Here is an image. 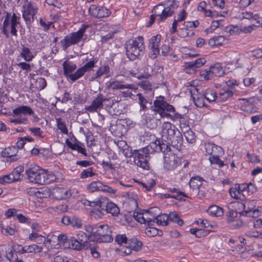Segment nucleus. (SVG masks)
Listing matches in <instances>:
<instances>
[{"label":"nucleus","mask_w":262,"mask_h":262,"mask_svg":"<svg viewBox=\"0 0 262 262\" xmlns=\"http://www.w3.org/2000/svg\"><path fill=\"white\" fill-rule=\"evenodd\" d=\"M159 143V141L155 140L150 143L146 147L138 150V151H135V155L134 158L135 164L143 169H149L148 159L150 157V154L161 151V147L158 145Z\"/></svg>","instance_id":"1"},{"label":"nucleus","mask_w":262,"mask_h":262,"mask_svg":"<svg viewBox=\"0 0 262 262\" xmlns=\"http://www.w3.org/2000/svg\"><path fill=\"white\" fill-rule=\"evenodd\" d=\"M26 173L30 182L40 185L50 184L55 179L54 175L48 174L46 171L39 169L36 165H31V167H27L26 169Z\"/></svg>","instance_id":"2"},{"label":"nucleus","mask_w":262,"mask_h":262,"mask_svg":"<svg viewBox=\"0 0 262 262\" xmlns=\"http://www.w3.org/2000/svg\"><path fill=\"white\" fill-rule=\"evenodd\" d=\"M126 55L130 60H134L144 53L145 46L142 37L137 39H129L125 43Z\"/></svg>","instance_id":"3"},{"label":"nucleus","mask_w":262,"mask_h":262,"mask_svg":"<svg viewBox=\"0 0 262 262\" xmlns=\"http://www.w3.org/2000/svg\"><path fill=\"white\" fill-rule=\"evenodd\" d=\"M87 205L97 208V211L103 214L102 211L111 214L113 216H118L120 210L119 207L114 203L109 202L106 198H101L96 201H88Z\"/></svg>","instance_id":"4"},{"label":"nucleus","mask_w":262,"mask_h":262,"mask_svg":"<svg viewBox=\"0 0 262 262\" xmlns=\"http://www.w3.org/2000/svg\"><path fill=\"white\" fill-rule=\"evenodd\" d=\"M112 230L107 224H102L96 226L94 234L90 235L88 239L90 241L97 243H109L113 240Z\"/></svg>","instance_id":"5"},{"label":"nucleus","mask_w":262,"mask_h":262,"mask_svg":"<svg viewBox=\"0 0 262 262\" xmlns=\"http://www.w3.org/2000/svg\"><path fill=\"white\" fill-rule=\"evenodd\" d=\"M178 2L172 1L168 2L165 7L162 4H159L154 7L152 12L159 16V21H164L168 17L171 16L178 7Z\"/></svg>","instance_id":"6"},{"label":"nucleus","mask_w":262,"mask_h":262,"mask_svg":"<svg viewBox=\"0 0 262 262\" xmlns=\"http://www.w3.org/2000/svg\"><path fill=\"white\" fill-rule=\"evenodd\" d=\"M89 27V25H83L78 31L66 35L60 41L62 49L66 51L71 45H75L80 41L86 29Z\"/></svg>","instance_id":"7"},{"label":"nucleus","mask_w":262,"mask_h":262,"mask_svg":"<svg viewBox=\"0 0 262 262\" xmlns=\"http://www.w3.org/2000/svg\"><path fill=\"white\" fill-rule=\"evenodd\" d=\"M156 140L159 141L158 145L161 147V151L160 152H165L170 150V145L174 147L178 150H180L183 145V137L180 132L176 133L172 138L168 140L166 143H161V140L157 139Z\"/></svg>","instance_id":"8"},{"label":"nucleus","mask_w":262,"mask_h":262,"mask_svg":"<svg viewBox=\"0 0 262 262\" xmlns=\"http://www.w3.org/2000/svg\"><path fill=\"white\" fill-rule=\"evenodd\" d=\"M63 73L68 80L74 82L80 78L78 69L74 73L73 72L76 69V65L73 62L66 60L62 63Z\"/></svg>","instance_id":"9"},{"label":"nucleus","mask_w":262,"mask_h":262,"mask_svg":"<svg viewBox=\"0 0 262 262\" xmlns=\"http://www.w3.org/2000/svg\"><path fill=\"white\" fill-rule=\"evenodd\" d=\"M150 110L157 115L164 111L174 112V107L164 100V97H160L156 99L151 106Z\"/></svg>","instance_id":"10"},{"label":"nucleus","mask_w":262,"mask_h":262,"mask_svg":"<svg viewBox=\"0 0 262 262\" xmlns=\"http://www.w3.org/2000/svg\"><path fill=\"white\" fill-rule=\"evenodd\" d=\"M178 132H179V130L176 128L175 125L169 122H164L162 124L161 132V143H166L171 138H172L173 136Z\"/></svg>","instance_id":"11"},{"label":"nucleus","mask_w":262,"mask_h":262,"mask_svg":"<svg viewBox=\"0 0 262 262\" xmlns=\"http://www.w3.org/2000/svg\"><path fill=\"white\" fill-rule=\"evenodd\" d=\"M164 154L163 166L166 170H172L178 165V157L170 150L162 152Z\"/></svg>","instance_id":"12"},{"label":"nucleus","mask_w":262,"mask_h":262,"mask_svg":"<svg viewBox=\"0 0 262 262\" xmlns=\"http://www.w3.org/2000/svg\"><path fill=\"white\" fill-rule=\"evenodd\" d=\"M108 99L101 93H99L92 101L91 104L85 106V110L89 113L97 112L103 108V102Z\"/></svg>","instance_id":"13"},{"label":"nucleus","mask_w":262,"mask_h":262,"mask_svg":"<svg viewBox=\"0 0 262 262\" xmlns=\"http://www.w3.org/2000/svg\"><path fill=\"white\" fill-rule=\"evenodd\" d=\"M23 17L28 26H30L34 20V16L37 12V8L29 3L23 7Z\"/></svg>","instance_id":"14"},{"label":"nucleus","mask_w":262,"mask_h":262,"mask_svg":"<svg viewBox=\"0 0 262 262\" xmlns=\"http://www.w3.org/2000/svg\"><path fill=\"white\" fill-rule=\"evenodd\" d=\"M142 247V243L141 241L136 238L128 239L126 247H122L121 251L125 255H128L132 253V251H139Z\"/></svg>","instance_id":"15"},{"label":"nucleus","mask_w":262,"mask_h":262,"mask_svg":"<svg viewBox=\"0 0 262 262\" xmlns=\"http://www.w3.org/2000/svg\"><path fill=\"white\" fill-rule=\"evenodd\" d=\"M161 36L159 34L152 36L149 40V48L150 50L149 57L155 59L160 53V46Z\"/></svg>","instance_id":"16"},{"label":"nucleus","mask_w":262,"mask_h":262,"mask_svg":"<svg viewBox=\"0 0 262 262\" xmlns=\"http://www.w3.org/2000/svg\"><path fill=\"white\" fill-rule=\"evenodd\" d=\"M224 74V70L219 63L215 64L210 67L208 71H205V73H203L202 76H204V78L206 80H209L212 78L213 76L221 77Z\"/></svg>","instance_id":"17"},{"label":"nucleus","mask_w":262,"mask_h":262,"mask_svg":"<svg viewBox=\"0 0 262 262\" xmlns=\"http://www.w3.org/2000/svg\"><path fill=\"white\" fill-rule=\"evenodd\" d=\"M206 62V60L204 58H201L194 61L185 62L184 67L186 73L189 74L194 73L198 68L202 66Z\"/></svg>","instance_id":"18"},{"label":"nucleus","mask_w":262,"mask_h":262,"mask_svg":"<svg viewBox=\"0 0 262 262\" xmlns=\"http://www.w3.org/2000/svg\"><path fill=\"white\" fill-rule=\"evenodd\" d=\"M89 11L94 17L97 18H103L108 16L111 12L110 10L103 7H97L95 5L90 6Z\"/></svg>","instance_id":"19"},{"label":"nucleus","mask_w":262,"mask_h":262,"mask_svg":"<svg viewBox=\"0 0 262 262\" xmlns=\"http://www.w3.org/2000/svg\"><path fill=\"white\" fill-rule=\"evenodd\" d=\"M238 205L240 206V207L244 208V210L240 212V214L242 215L255 218L259 216L260 213L262 212L261 207H260L257 209L251 208V210H247L246 209V206H249V202H246L245 204L240 203H238Z\"/></svg>","instance_id":"20"},{"label":"nucleus","mask_w":262,"mask_h":262,"mask_svg":"<svg viewBox=\"0 0 262 262\" xmlns=\"http://www.w3.org/2000/svg\"><path fill=\"white\" fill-rule=\"evenodd\" d=\"M107 88L113 90H123L127 89L129 90H135V86L134 84H125L123 82L120 81H110L107 83Z\"/></svg>","instance_id":"21"},{"label":"nucleus","mask_w":262,"mask_h":262,"mask_svg":"<svg viewBox=\"0 0 262 262\" xmlns=\"http://www.w3.org/2000/svg\"><path fill=\"white\" fill-rule=\"evenodd\" d=\"M66 144L67 146L72 150H77L78 152L82 154L84 156H88L84 145L80 141L76 140V142L73 143L69 139H67Z\"/></svg>","instance_id":"22"},{"label":"nucleus","mask_w":262,"mask_h":262,"mask_svg":"<svg viewBox=\"0 0 262 262\" xmlns=\"http://www.w3.org/2000/svg\"><path fill=\"white\" fill-rule=\"evenodd\" d=\"M53 193L54 197L59 200L68 199L72 195L70 190L60 187L55 188Z\"/></svg>","instance_id":"23"},{"label":"nucleus","mask_w":262,"mask_h":262,"mask_svg":"<svg viewBox=\"0 0 262 262\" xmlns=\"http://www.w3.org/2000/svg\"><path fill=\"white\" fill-rule=\"evenodd\" d=\"M204 181L202 178L198 176L193 177L190 179L189 186L190 188L192 189V192H190L191 196L193 194L194 191L200 189L203 184V182Z\"/></svg>","instance_id":"24"},{"label":"nucleus","mask_w":262,"mask_h":262,"mask_svg":"<svg viewBox=\"0 0 262 262\" xmlns=\"http://www.w3.org/2000/svg\"><path fill=\"white\" fill-rule=\"evenodd\" d=\"M12 113L14 116L20 115L26 116L27 115H33L34 114V112L32 110V108L26 105L19 106L14 109Z\"/></svg>","instance_id":"25"},{"label":"nucleus","mask_w":262,"mask_h":262,"mask_svg":"<svg viewBox=\"0 0 262 262\" xmlns=\"http://www.w3.org/2000/svg\"><path fill=\"white\" fill-rule=\"evenodd\" d=\"M97 58H92L90 61H88L82 67L78 69V73H79L80 78L84 75L86 72H89L95 67V64L97 62Z\"/></svg>","instance_id":"26"},{"label":"nucleus","mask_w":262,"mask_h":262,"mask_svg":"<svg viewBox=\"0 0 262 262\" xmlns=\"http://www.w3.org/2000/svg\"><path fill=\"white\" fill-rule=\"evenodd\" d=\"M110 67L107 63H104L101 65L98 70L96 71L93 75V78L95 79H98L103 75H106V77L110 76Z\"/></svg>","instance_id":"27"},{"label":"nucleus","mask_w":262,"mask_h":262,"mask_svg":"<svg viewBox=\"0 0 262 262\" xmlns=\"http://www.w3.org/2000/svg\"><path fill=\"white\" fill-rule=\"evenodd\" d=\"M193 93H192V90H190L191 94V97L195 105L198 107H202L205 106V102L204 100V96H199L198 94H195V92L198 93V90L195 88H193Z\"/></svg>","instance_id":"28"},{"label":"nucleus","mask_w":262,"mask_h":262,"mask_svg":"<svg viewBox=\"0 0 262 262\" xmlns=\"http://www.w3.org/2000/svg\"><path fill=\"white\" fill-rule=\"evenodd\" d=\"M240 18L251 19L252 21H255L257 24H260L261 18L257 13L254 14L251 12H243L239 16Z\"/></svg>","instance_id":"29"},{"label":"nucleus","mask_w":262,"mask_h":262,"mask_svg":"<svg viewBox=\"0 0 262 262\" xmlns=\"http://www.w3.org/2000/svg\"><path fill=\"white\" fill-rule=\"evenodd\" d=\"M68 240V246L70 248L80 250L83 247V245L81 242L73 237H69Z\"/></svg>","instance_id":"30"},{"label":"nucleus","mask_w":262,"mask_h":262,"mask_svg":"<svg viewBox=\"0 0 262 262\" xmlns=\"http://www.w3.org/2000/svg\"><path fill=\"white\" fill-rule=\"evenodd\" d=\"M138 84L143 90L144 93L148 94L149 96L154 95L152 85L148 81L146 80L141 81Z\"/></svg>","instance_id":"31"},{"label":"nucleus","mask_w":262,"mask_h":262,"mask_svg":"<svg viewBox=\"0 0 262 262\" xmlns=\"http://www.w3.org/2000/svg\"><path fill=\"white\" fill-rule=\"evenodd\" d=\"M17 152V148L15 146H11L4 149L1 152V156L4 158H13L16 155Z\"/></svg>","instance_id":"32"},{"label":"nucleus","mask_w":262,"mask_h":262,"mask_svg":"<svg viewBox=\"0 0 262 262\" xmlns=\"http://www.w3.org/2000/svg\"><path fill=\"white\" fill-rule=\"evenodd\" d=\"M20 19L19 17H17L15 13H13L11 20V34L12 35H14L15 36H17V30L16 29V26L19 24V20Z\"/></svg>","instance_id":"33"},{"label":"nucleus","mask_w":262,"mask_h":262,"mask_svg":"<svg viewBox=\"0 0 262 262\" xmlns=\"http://www.w3.org/2000/svg\"><path fill=\"white\" fill-rule=\"evenodd\" d=\"M154 209H158L157 208H150L148 211L145 213V216H147L148 219H150V220H145L146 224H147L149 226L152 225L153 223L156 222V214H154V212L155 211Z\"/></svg>","instance_id":"34"},{"label":"nucleus","mask_w":262,"mask_h":262,"mask_svg":"<svg viewBox=\"0 0 262 262\" xmlns=\"http://www.w3.org/2000/svg\"><path fill=\"white\" fill-rule=\"evenodd\" d=\"M203 96L208 102H214L217 100V99L216 93L211 89L206 90L203 94Z\"/></svg>","instance_id":"35"},{"label":"nucleus","mask_w":262,"mask_h":262,"mask_svg":"<svg viewBox=\"0 0 262 262\" xmlns=\"http://www.w3.org/2000/svg\"><path fill=\"white\" fill-rule=\"evenodd\" d=\"M233 95L232 92L229 89H222L220 90L219 96H217V101H224Z\"/></svg>","instance_id":"36"},{"label":"nucleus","mask_w":262,"mask_h":262,"mask_svg":"<svg viewBox=\"0 0 262 262\" xmlns=\"http://www.w3.org/2000/svg\"><path fill=\"white\" fill-rule=\"evenodd\" d=\"M207 212L210 215L215 216H221L224 213L223 209L216 205L209 207Z\"/></svg>","instance_id":"37"},{"label":"nucleus","mask_w":262,"mask_h":262,"mask_svg":"<svg viewBox=\"0 0 262 262\" xmlns=\"http://www.w3.org/2000/svg\"><path fill=\"white\" fill-rule=\"evenodd\" d=\"M178 120L180 122V126L182 129V131L190 128L189 125L188 124V121L186 119L184 115L178 113V116H177V118H176V120Z\"/></svg>","instance_id":"38"},{"label":"nucleus","mask_w":262,"mask_h":262,"mask_svg":"<svg viewBox=\"0 0 262 262\" xmlns=\"http://www.w3.org/2000/svg\"><path fill=\"white\" fill-rule=\"evenodd\" d=\"M20 56L26 61L29 62L32 60L34 56L32 53L31 52L29 48L23 46V48L20 52Z\"/></svg>","instance_id":"39"},{"label":"nucleus","mask_w":262,"mask_h":262,"mask_svg":"<svg viewBox=\"0 0 262 262\" xmlns=\"http://www.w3.org/2000/svg\"><path fill=\"white\" fill-rule=\"evenodd\" d=\"M119 101H112V104L111 106L108 108V112L112 116H118L121 114L122 110L118 108L117 107L119 106Z\"/></svg>","instance_id":"40"},{"label":"nucleus","mask_w":262,"mask_h":262,"mask_svg":"<svg viewBox=\"0 0 262 262\" xmlns=\"http://www.w3.org/2000/svg\"><path fill=\"white\" fill-rule=\"evenodd\" d=\"M225 38L223 36H217L211 38L208 41V44L211 47L219 46L223 44Z\"/></svg>","instance_id":"41"},{"label":"nucleus","mask_w":262,"mask_h":262,"mask_svg":"<svg viewBox=\"0 0 262 262\" xmlns=\"http://www.w3.org/2000/svg\"><path fill=\"white\" fill-rule=\"evenodd\" d=\"M24 167L23 166H19L14 168L10 173V174L14 182L20 179L21 173L23 172Z\"/></svg>","instance_id":"42"},{"label":"nucleus","mask_w":262,"mask_h":262,"mask_svg":"<svg viewBox=\"0 0 262 262\" xmlns=\"http://www.w3.org/2000/svg\"><path fill=\"white\" fill-rule=\"evenodd\" d=\"M168 215L166 214L159 215L156 214V218L155 223L162 226H167L168 222Z\"/></svg>","instance_id":"43"},{"label":"nucleus","mask_w":262,"mask_h":262,"mask_svg":"<svg viewBox=\"0 0 262 262\" xmlns=\"http://www.w3.org/2000/svg\"><path fill=\"white\" fill-rule=\"evenodd\" d=\"M139 100V104L140 106V111H146L147 110V107L146 104L148 102V101L145 97L141 93H138L137 95Z\"/></svg>","instance_id":"44"},{"label":"nucleus","mask_w":262,"mask_h":262,"mask_svg":"<svg viewBox=\"0 0 262 262\" xmlns=\"http://www.w3.org/2000/svg\"><path fill=\"white\" fill-rule=\"evenodd\" d=\"M160 118H166L171 120L173 121H176L177 116H178V113L175 111L174 112H167L164 111L161 113L159 114Z\"/></svg>","instance_id":"45"},{"label":"nucleus","mask_w":262,"mask_h":262,"mask_svg":"<svg viewBox=\"0 0 262 262\" xmlns=\"http://www.w3.org/2000/svg\"><path fill=\"white\" fill-rule=\"evenodd\" d=\"M184 133L186 140L188 143H193L195 141V136L194 133L190 130V128L182 130Z\"/></svg>","instance_id":"46"},{"label":"nucleus","mask_w":262,"mask_h":262,"mask_svg":"<svg viewBox=\"0 0 262 262\" xmlns=\"http://www.w3.org/2000/svg\"><path fill=\"white\" fill-rule=\"evenodd\" d=\"M103 184L99 181H94L88 186V188L92 191H101Z\"/></svg>","instance_id":"47"},{"label":"nucleus","mask_w":262,"mask_h":262,"mask_svg":"<svg viewBox=\"0 0 262 262\" xmlns=\"http://www.w3.org/2000/svg\"><path fill=\"white\" fill-rule=\"evenodd\" d=\"M169 220L170 221L177 223L179 226H182L183 224V221L182 220L180 219L178 213L175 212H171L168 215Z\"/></svg>","instance_id":"48"},{"label":"nucleus","mask_w":262,"mask_h":262,"mask_svg":"<svg viewBox=\"0 0 262 262\" xmlns=\"http://www.w3.org/2000/svg\"><path fill=\"white\" fill-rule=\"evenodd\" d=\"M77 238H78L77 239L79 240L80 242H81V243H82V242H84L83 244V248L84 249H88V245L90 244L89 242H86V240L88 239L86 234L82 231H80L77 234Z\"/></svg>","instance_id":"49"},{"label":"nucleus","mask_w":262,"mask_h":262,"mask_svg":"<svg viewBox=\"0 0 262 262\" xmlns=\"http://www.w3.org/2000/svg\"><path fill=\"white\" fill-rule=\"evenodd\" d=\"M27 253H38L40 252L43 249L42 246L36 244L26 246Z\"/></svg>","instance_id":"50"},{"label":"nucleus","mask_w":262,"mask_h":262,"mask_svg":"<svg viewBox=\"0 0 262 262\" xmlns=\"http://www.w3.org/2000/svg\"><path fill=\"white\" fill-rule=\"evenodd\" d=\"M115 242L119 245H123L122 247H126L128 241L125 234H118L115 237Z\"/></svg>","instance_id":"51"},{"label":"nucleus","mask_w":262,"mask_h":262,"mask_svg":"<svg viewBox=\"0 0 262 262\" xmlns=\"http://www.w3.org/2000/svg\"><path fill=\"white\" fill-rule=\"evenodd\" d=\"M133 216L135 219L141 224H146L145 220H150V219H148L147 216H145V213H141L135 212Z\"/></svg>","instance_id":"52"},{"label":"nucleus","mask_w":262,"mask_h":262,"mask_svg":"<svg viewBox=\"0 0 262 262\" xmlns=\"http://www.w3.org/2000/svg\"><path fill=\"white\" fill-rule=\"evenodd\" d=\"M56 122L58 128L60 130L61 132L64 134H67L68 130L66 124L63 122L61 121V119L60 118L56 119Z\"/></svg>","instance_id":"53"},{"label":"nucleus","mask_w":262,"mask_h":262,"mask_svg":"<svg viewBox=\"0 0 262 262\" xmlns=\"http://www.w3.org/2000/svg\"><path fill=\"white\" fill-rule=\"evenodd\" d=\"M126 148L122 149V151L125 156L127 158H134L135 155V151H138V150L135 149L133 150L132 148L128 146L126 147Z\"/></svg>","instance_id":"54"},{"label":"nucleus","mask_w":262,"mask_h":262,"mask_svg":"<svg viewBox=\"0 0 262 262\" xmlns=\"http://www.w3.org/2000/svg\"><path fill=\"white\" fill-rule=\"evenodd\" d=\"M95 174V173L93 172V168L89 167L86 169L83 170L80 173V178L82 179H84L88 177H92Z\"/></svg>","instance_id":"55"},{"label":"nucleus","mask_w":262,"mask_h":262,"mask_svg":"<svg viewBox=\"0 0 262 262\" xmlns=\"http://www.w3.org/2000/svg\"><path fill=\"white\" fill-rule=\"evenodd\" d=\"M221 155H217L216 156L210 157L209 160L211 164H216L219 165L220 167H223L225 164L220 159Z\"/></svg>","instance_id":"56"},{"label":"nucleus","mask_w":262,"mask_h":262,"mask_svg":"<svg viewBox=\"0 0 262 262\" xmlns=\"http://www.w3.org/2000/svg\"><path fill=\"white\" fill-rule=\"evenodd\" d=\"M47 85V82L45 78H38L36 80L35 86L39 90L43 89Z\"/></svg>","instance_id":"57"},{"label":"nucleus","mask_w":262,"mask_h":262,"mask_svg":"<svg viewBox=\"0 0 262 262\" xmlns=\"http://www.w3.org/2000/svg\"><path fill=\"white\" fill-rule=\"evenodd\" d=\"M221 21V20H213L211 23V26L210 28L205 29V32H206L207 34L209 32H212V31L220 27Z\"/></svg>","instance_id":"58"},{"label":"nucleus","mask_w":262,"mask_h":262,"mask_svg":"<svg viewBox=\"0 0 262 262\" xmlns=\"http://www.w3.org/2000/svg\"><path fill=\"white\" fill-rule=\"evenodd\" d=\"M145 233L148 236L154 237L159 234V230L156 228L149 227L145 229Z\"/></svg>","instance_id":"59"},{"label":"nucleus","mask_w":262,"mask_h":262,"mask_svg":"<svg viewBox=\"0 0 262 262\" xmlns=\"http://www.w3.org/2000/svg\"><path fill=\"white\" fill-rule=\"evenodd\" d=\"M200 23L198 20H196L192 21H185L184 23V26L187 29L193 28H196L199 26Z\"/></svg>","instance_id":"60"},{"label":"nucleus","mask_w":262,"mask_h":262,"mask_svg":"<svg viewBox=\"0 0 262 262\" xmlns=\"http://www.w3.org/2000/svg\"><path fill=\"white\" fill-rule=\"evenodd\" d=\"M9 122L17 124H27L28 120L26 118H18L15 119L10 118Z\"/></svg>","instance_id":"61"},{"label":"nucleus","mask_w":262,"mask_h":262,"mask_svg":"<svg viewBox=\"0 0 262 262\" xmlns=\"http://www.w3.org/2000/svg\"><path fill=\"white\" fill-rule=\"evenodd\" d=\"M14 182L13 180L10 173L9 174H6L3 176V177H0V183L4 184L6 183H11Z\"/></svg>","instance_id":"62"},{"label":"nucleus","mask_w":262,"mask_h":262,"mask_svg":"<svg viewBox=\"0 0 262 262\" xmlns=\"http://www.w3.org/2000/svg\"><path fill=\"white\" fill-rule=\"evenodd\" d=\"M29 130L33 134L34 136L39 137L40 138H42L43 136L42 134L43 133L42 131L41 130L39 127H31L29 129Z\"/></svg>","instance_id":"63"},{"label":"nucleus","mask_w":262,"mask_h":262,"mask_svg":"<svg viewBox=\"0 0 262 262\" xmlns=\"http://www.w3.org/2000/svg\"><path fill=\"white\" fill-rule=\"evenodd\" d=\"M230 194L232 198L238 199L240 198L241 193L238 189L231 188L229 190Z\"/></svg>","instance_id":"64"}]
</instances>
